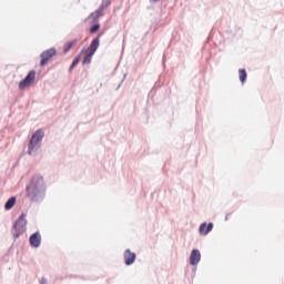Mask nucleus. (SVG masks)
I'll return each instance as SVG.
<instances>
[{
	"mask_svg": "<svg viewBox=\"0 0 284 284\" xmlns=\"http://www.w3.org/2000/svg\"><path fill=\"white\" fill-rule=\"evenodd\" d=\"M26 190L31 203H43V199H45V182L43 181V176H33Z\"/></svg>",
	"mask_w": 284,
	"mask_h": 284,
	"instance_id": "f257e3e1",
	"label": "nucleus"
},
{
	"mask_svg": "<svg viewBox=\"0 0 284 284\" xmlns=\"http://www.w3.org/2000/svg\"><path fill=\"white\" fill-rule=\"evenodd\" d=\"M43 136H45V132H43L41 129L37 130L32 134L28 145V154H30V156L37 155V152H39V149L41 148Z\"/></svg>",
	"mask_w": 284,
	"mask_h": 284,
	"instance_id": "f03ea898",
	"label": "nucleus"
},
{
	"mask_svg": "<svg viewBox=\"0 0 284 284\" xmlns=\"http://www.w3.org/2000/svg\"><path fill=\"white\" fill-rule=\"evenodd\" d=\"M28 225V221L26 220V213H21L18 220L13 224V239L17 241L19 236L26 233V226Z\"/></svg>",
	"mask_w": 284,
	"mask_h": 284,
	"instance_id": "7ed1b4c3",
	"label": "nucleus"
},
{
	"mask_svg": "<svg viewBox=\"0 0 284 284\" xmlns=\"http://www.w3.org/2000/svg\"><path fill=\"white\" fill-rule=\"evenodd\" d=\"M34 79H37V71L31 70L26 75L23 80L19 83V90H26V88H29V85H32L34 83Z\"/></svg>",
	"mask_w": 284,
	"mask_h": 284,
	"instance_id": "20e7f679",
	"label": "nucleus"
},
{
	"mask_svg": "<svg viewBox=\"0 0 284 284\" xmlns=\"http://www.w3.org/2000/svg\"><path fill=\"white\" fill-rule=\"evenodd\" d=\"M53 57H57V49L55 48H50L44 50L41 54H40V65L41 68H43L44 65L48 64V61H50V59H53Z\"/></svg>",
	"mask_w": 284,
	"mask_h": 284,
	"instance_id": "39448f33",
	"label": "nucleus"
},
{
	"mask_svg": "<svg viewBox=\"0 0 284 284\" xmlns=\"http://www.w3.org/2000/svg\"><path fill=\"white\" fill-rule=\"evenodd\" d=\"M29 243L33 250H39V247H41V233L39 231L32 233L29 237Z\"/></svg>",
	"mask_w": 284,
	"mask_h": 284,
	"instance_id": "423d86ee",
	"label": "nucleus"
},
{
	"mask_svg": "<svg viewBox=\"0 0 284 284\" xmlns=\"http://www.w3.org/2000/svg\"><path fill=\"white\" fill-rule=\"evenodd\" d=\"M123 258L126 266L134 265V261H136V253L132 252L130 248H126L123 253Z\"/></svg>",
	"mask_w": 284,
	"mask_h": 284,
	"instance_id": "0eeeda50",
	"label": "nucleus"
},
{
	"mask_svg": "<svg viewBox=\"0 0 284 284\" xmlns=\"http://www.w3.org/2000/svg\"><path fill=\"white\" fill-rule=\"evenodd\" d=\"M190 263L193 266L201 263V251H199V248L192 250L190 255Z\"/></svg>",
	"mask_w": 284,
	"mask_h": 284,
	"instance_id": "6e6552de",
	"label": "nucleus"
},
{
	"mask_svg": "<svg viewBox=\"0 0 284 284\" xmlns=\"http://www.w3.org/2000/svg\"><path fill=\"white\" fill-rule=\"evenodd\" d=\"M101 36H98L97 38H94L91 42V44L89 45V52L91 54H95L97 50H99V45L101 43Z\"/></svg>",
	"mask_w": 284,
	"mask_h": 284,
	"instance_id": "1a4fd4ad",
	"label": "nucleus"
},
{
	"mask_svg": "<svg viewBox=\"0 0 284 284\" xmlns=\"http://www.w3.org/2000/svg\"><path fill=\"white\" fill-rule=\"evenodd\" d=\"M77 43H79V39H74L70 42H67L64 44V49H63L64 54H68V52H70V50H72V48H74V45H77Z\"/></svg>",
	"mask_w": 284,
	"mask_h": 284,
	"instance_id": "9d476101",
	"label": "nucleus"
},
{
	"mask_svg": "<svg viewBox=\"0 0 284 284\" xmlns=\"http://www.w3.org/2000/svg\"><path fill=\"white\" fill-rule=\"evenodd\" d=\"M239 79L242 85H245L247 81V71L245 69H239Z\"/></svg>",
	"mask_w": 284,
	"mask_h": 284,
	"instance_id": "9b49d317",
	"label": "nucleus"
},
{
	"mask_svg": "<svg viewBox=\"0 0 284 284\" xmlns=\"http://www.w3.org/2000/svg\"><path fill=\"white\" fill-rule=\"evenodd\" d=\"M17 204V197L11 196L4 204V210L10 211Z\"/></svg>",
	"mask_w": 284,
	"mask_h": 284,
	"instance_id": "f8f14e48",
	"label": "nucleus"
},
{
	"mask_svg": "<svg viewBox=\"0 0 284 284\" xmlns=\"http://www.w3.org/2000/svg\"><path fill=\"white\" fill-rule=\"evenodd\" d=\"M101 17H103V13L101 11H99V9L94 12H92L90 16H89V19H92V21L94 23H97V21H99V19H101Z\"/></svg>",
	"mask_w": 284,
	"mask_h": 284,
	"instance_id": "ddd939ff",
	"label": "nucleus"
},
{
	"mask_svg": "<svg viewBox=\"0 0 284 284\" xmlns=\"http://www.w3.org/2000/svg\"><path fill=\"white\" fill-rule=\"evenodd\" d=\"M110 3H112L111 0H102V3H101L100 7L98 8V10L103 13V11L105 10V8H109Z\"/></svg>",
	"mask_w": 284,
	"mask_h": 284,
	"instance_id": "4468645a",
	"label": "nucleus"
},
{
	"mask_svg": "<svg viewBox=\"0 0 284 284\" xmlns=\"http://www.w3.org/2000/svg\"><path fill=\"white\" fill-rule=\"evenodd\" d=\"M80 61H81V54L74 58L73 62L71 63V65L69 68V72H72V70H74V68H77V65H79Z\"/></svg>",
	"mask_w": 284,
	"mask_h": 284,
	"instance_id": "2eb2a0df",
	"label": "nucleus"
},
{
	"mask_svg": "<svg viewBox=\"0 0 284 284\" xmlns=\"http://www.w3.org/2000/svg\"><path fill=\"white\" fill-rule=\"evenodd\" d=\"M92 57H94V53H88L83 59V65H89V63H92Z\"/></svg>",
	"mask_w": 284,
	"mask_h": 284,
	"instance_id": "dca6fc26",
	"label": "nucleus"
},
{
	"mask_svg": "<svg viewBox=\"0 0 284 284\" xmlns=\"http://www.w3.org/2000/svg\"><path fill=\"white\" fill-rule=\"evenodd\" d=\"M205 230H207V223H202L199 227V232L202 236H205Z\"/></svg>",
	"mask_w": 284,
	"mask_h": 284,
	"instance_id": "f3484780",
	"label": "nucleus"
},
{
	"mask_svg": "<svg viewBox=\"0 0 284 284\" xmlns=\"http://www.w3.org/2000/svg\"><path fill=\"white\" fill-rule=\"evenodd\" d=\"M212 230H214V223L210 222L209 224H206L204 236H207L209 233L212 232Z\"/></svg>",
	"mask_w": 284,
	"mask_h": 284,
	"instance_id": "a211bd4d",
	"label": "nucleus"
},
{
	"mask_svg": "<svg viewBox=\"0 0 284 284\" xmlns=\"http://www.w3.org/2000/svg\"><path fill=\"white\" fill-rule=\"evenodd\" d=\"M100 28H101V24H99V23L93 24V26L90 28L91 34H94V32H99Z\"/></svg>",
	"mask_w": 284,
	"mask_h": 284,
	"instance_id": "6ab92c4d",
	"label": "nucleus"
},
{
	"mask_svg": "<svg viewBox=\"0 0 284 284\" xmlns=\"http://www.w3.org/2000/svg\"><path fill=\"white\" fill-rule=\"evenodd\" d=\"M39 284H48V280L45 277H41Z\"/></svg>",
	"mask_w": 284,
	"mask_h": 284,
	"instance_id": "aec40b11",
	"label": "nucleus"
},
{
	"mask_svg": "<svg viewBox=\"0 0 284 284\" xmlns=\"http://www.w3.org/2000/svg\"><path fill=\"white\" fill-rule=\"evenodd\" d=\"M39 284H48V280L45 277H41Z\"/></svg>",
	"mask_w": 284,
	"mask_h": 284,
	"instance_id": "412c9836",
	"label": "nucleus"
},
{
	"mask_svg": "<svg viewBox=\"0 0 284 284\" xmlns=\"http://www.w3.org/2000/svg\"><path fill=\"white\" fill-rule=\"evenodd\" d=\"M159 0H150L151 3H156Z\"/></svg>",
	"mask_w": 284,
	"mask_h": 284,
	"instance_id": "4be33fe9",
	"label": "nucleus"
}]
</instances>
